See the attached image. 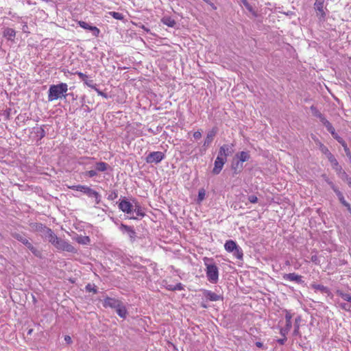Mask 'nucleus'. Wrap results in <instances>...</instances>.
Wrapping results in <instances>:
<instances>
[{
    "mask_svg": "<svg viewBox=\"0 0 351 351\" xmlns=\"http://www.w3.org/2000/svg\"><path fill=\"white\" fill-rule=\"evenodd\" d=\"M68 90V85L66 83H60L56 85H51L48 93V100L49 101L56 100L59 98H66L65 94Z\"/></svg>",
    "mask_w": 351,
    "mask_h": 351,
    "instance_id": "f257e3e1",
    "label": "nucleus"
},
{
    "mask_svg": "<svg viewBox=\"0 0 351 351\" xmlns=\"http://www.w3.org/2000/svg\"><path fill=\"white\" fill-rule=\"evenodd\" d=\"M70 188L76 191H82L84 193L88 195L89 197H94L95 199L96 204H99L100 203L101 199L99 194L91 188L84 185H76Z\"/></svg>",
    "mask_w": 351,
    "mask_h": 351,
    "instance_id": "f03ea898",
    "label": "nucleus"
},
{
    "mask_svg": "<svg viewBox=\"0 0 351 351\" xmlns=\"http://www.w3.org/2000/svg\"><path fill=\"white\" fill-rule=\"evenodd\" d=\"M206 276L212 283H217L219 278V270L215 264H206Z\"/></svg>",
    "mask_w": 351,
    "mask_h": 351,
    "instance_id": "7ed1b4c3",
    "label": "nucleus"
},
{
    "mask_svg": "<svg viewBox=\"0 0 351 351\" xmlns=\"http://www.w3.org/2000/svg\"><path fill=\"white\" fill-rule=\"evenodd\" d=\"M55 247H56L59 250L66 251L68 252H73L75 253L77 250L75 248L65 241L64 240L59 238L56 241V243L53 245Z\"/></svg>",
    "mask_w": 351,
    "mask_h": 351,
    "instance_id": "20e7f679",
    "label": "nucleus"
},
{
    "mask_svg": "<svg viewBox=\"0 0 351 351\" xmlns=\"http://www.w3.org/2000/svg\"><path fill=\"white\" fill-rule=\"evenodd\" d=\"M165 157V155L161 152H153L149 153L146 157V162L147 163H158L160 162Z\"/></svg>",
    "mask_w": 351,
    "mask_h": 351,
    "instance_id": "39448f33",
    "label": "nucleus"
},
{
    "mask_svg": "<svg viewBox=\"0 0 351 351\" xmlns=\"http://www.w3.org/2000/svg\"><path fill=\"white\" fill-rule=\"evenodd\" d=\"M29 226L33 231L39 232L41 237L43 238L46 235L47 231H48V229L49 228L40 223H31Z\"/></svg>",
    "mask_w": 351,
    "mask_h": 351,
    "instance_id": "423d86ee",
    "label": "nucleus"
},
{
    "mask_svg": "<svg viewBox=\"0 0 351 351\" xmlns=\"http://www.w3.org/2000/svg\"><path fill=\"white\" fill-rule=\"evenodd\" d=\"M226 162V158H223L221 156H217L215 161V167L213 169V173L215 175H217L221 171L223 165Z\"/></svg>",
    "mask_w": 351,
    "mask_h": 351,
    "instance_id": "0eeeda50",
    "label": "nucleus"
},
{
    "mask_svg": "<svg viewBox=\"0 0 351 351\" xmlns=\"http://www.w3.org/2000/svg\"><path fill=\"white\" fill-rule=\"evenodd\" d=\"M133 205L128 200L123 199L120 202L119 208L123 213L131 214L133 211Z\"/></svg>",
    "mask_w": 351,
    "mask_h": 351,
    "instance_id": "6e6552de",
    "label": "nucleus"
},
{
    "mask_svg": "<svg viewBox=\"0 0 351 351\" xmlns=\"http://www.w3.org/2000/svg\"><path fill=\"white\" fill-rule=\"evenodd\" d=\"M121 304V302L120 300L112 298H106L104 301V307H110L114 309L119 307Z\"/></svg>",
    "mask_w": 351,
    "mask_h": 351,
    "instance_id": "1a4fd4ad",
    "label": "nucleus"
},
{
    "mask_svg": "<svg viewBox=\"0 0 351 351\" xmlns=\"http://www.w3.org/2000/svg\"><path fill=\"white\" fill-rule=\"evenodd\" d=\"M12 237L16 239L17 241L21 242L23 245H25L27 247H29V244L31 243L29 240L26 238L24 234H21L18 232H12Z\"/></svg>",
    "mask_w": 351,
    "mask_h": 351,
    "instance_id": "9d476101",
    "label": "nucleus"
},
{
    "mask_svg": "<svg viewBox=\"0 0 351 351\" xmlns=\"http://www.w3.org/2000/svg\"><path fill=\"white\" fill-rule=\"evenodd\" d=\"M217 128H213L210 131H209L207 134V136L205 138L204 146L208 147L212 143L214 139V137L217 133Z\"/></svg>",
    "mask_w": 351,
    "mask_h": 351,
    "instance_id": "9b49d317",
    "label": "nucleus"
},
{
    "mask_svg": "<svg viewBox=\"0 0 351 351\" xmlns=\"http://www.w3.org/2000/svg\"><path fill=\"white\" fill-rule=\"evenodd\" d=\"M233 152L232 147L227 145H223L219 149L218 156L226 158V157Z\"/></svg>",
    "mask_w": 351,
    "mask_h": 351,
    "instance_id": "f8f14e48",
    "label": "nucleus"
},
{
    "mask_svg": "<svg viewBox=\"0 0 351 351\" xmlns=\"http://www.w3.org/2000/svg\"><path fill=\"white\" fill-rule=\"evenodd\" d=\"M79 25L84 29L91 30L95 36H98L100 31L97 27L91 26L84 21H79Z\"/></svg>",
    "mask_w": 351,
    "mask_h": 351,
    "instance_id": "ddd939ff",
    "label": "nucleus"
},
{
    "mask_svg": "<svg viewBox=\"0 0 351 351\" xmlns=\"http://www.w3.org/2000/svg\"><path fill=\"white\" fill-rule=\"evenodd\" d=\"M75 74H77L88 87H90L91 88H95V84L93 83V80H88L86 74L82 72H76Z\"/></svg>",
    "mask_w": 351,
    "mask_h": 351,
    "instance_id": "4468645a",
    "label": "nucleus"
},
{
    "mask_svg": "<svg viewBox=\"0 0 351 351\" xmlns=\"http://www.w3.org/2000/svg\"><path fill=\"white\" fill-rule=\"evenodd\" d=\"M204 295L210 301H218L221 299V296L208 290H204Z\"/></svg>",
    "mask_w": 351,
    "mask_h": 351,
    "instance_id": "2eb2a0df",
    "label": "nucleus"
},
{
    "mask_svg": "<svg viewBox=\"0 0 351 351\" xmlns=\"http://www.w3.org/2000/svg\"><path fill=\"white\" fill-rule=\"evenodd\" d=\"M132 213H136V216L130 217V219H137L138 217H143L145 216V213L143 212L142 208L138 204H135V206H133Z\"/></svg>",
    "mask_w": 351,
    "mask_h": 351,
    "instance_id": "dca6fc26",
    "label": "nucleus"
},
{
    "mask_svg": "<svg viewBox=\"0 0 351 351\" xmlns=\"http://www.w3.org/2000/svg\"><path fill=\"white\" fill-rule=\"evenodd\" d=\"M44 238L48 239L49 242H50L53 245L56 243V241L59 239L50 228H49L48 231H47V234Z\"/></svg>",
    "mask_w": 351,
    "mask_h": 351,
    "instance_id": "f3484780",
    "label": "nucleus"
},
{
    "mask_svg": "<svg viewBox=\"0 0 351 351\" xmlns=\"http://www.w3.org/2000/svg\"><path fill=\"white\" fill-rule=\"evenodd\" d=\"M243 169V165L240 161L232 162V169L233 170V174L237 175L240 173Z\"/></svg>",
    "mask_w": 351,
    "mask_h": 351,
    "instance_id": "a211bd4d",
    "label": "nucleus"
},
{
    "mask_svg": "<svg viewBox=\"0 0 351 351\" xmlns=\"http://www.w3.org/2000/svg\"><path fill=\"white\" fill-rule=\"evenodd\" d=\"M319 149L321 152L326 156V158L330 162L335 158V156L328 150V149L323 144L320 145Z\"/></svg>",
    "mask_w": 351,
    "mask_h": 351,
    "instance_id": "6ab92c4d",
    "label": "nucleus"
},
{
    "mask_svg": "<svg viewBox=\"0 0 351 351\" xmlns=\"http://www.w3.org/2000/svg\"><path fill=\"white\" fill-rule=\"evenodd\" d=\"M120 228L122 230H124V231L127 232L128 233V234H129V237L132 239H134V237H136V232H135V231L134 230V229L132 227L126 226V225L122 223L121 225V226H120Z\"/></svg>",
    "mask_w": 351,
    "mask_h": 351,
    "instance_id": "aec40b11",
    "label": "nucleus"
},
{
    "mask_svg": "<svg viewBox=\"0 0 351 351\" xmlns=\"http://www.w3.org/2000/svg\"><path fill=\"white\" fill-rule=\"evenodd\" d=\"M16 32L12 28L7 27L3 31V36L8 40H12L15 37Z\"/></svg>",
    "mask_w": 351,
    "mask_h": 351,
    "instance_id": "412c9836",
    "label": "nucleus"
},
{
    "mask_svg": "<svg viewBox=\"0 0 351 351\" xmlns=\"http://www.w3.org/2000/svg\"><path fill=\"white\" fill-rule=\"evenodd\" d=\"M224 247H225L226 250L228 251V252H233L234 250L235 249H237L238 245L234 241L230 240V241H226Z\"/></svg>",
    "mask_w": 351,
    "mask_h": 351,
    "instance_id": "4be33fe9",
    "label": "nucleus"
},
{
    "mask_svg": "<svg viewBox=\"0 0 351 351\" xmlns=\"http://www.w3.org/2000/svg\"><path fill=\"white\" fill-rule=\"evenodd\" d=\"M285 278L291 281H295L298 283L302 282V276L297 275L295 273H290V274H286L285 276Z\"/></svg>",
    "mask_w": 351,
    "mask_h": 351,
    "instance_id": "5701e85b",
    "label": "nucleus"
},
{
    "mask_svg": "<svg viewBox=\"0 0 351 351\" xmlns=\"http://www.w3.org/2000/svg\"><path fill=\"white\" fill-rule=\"evenodd\" d=\"M335 293L337 295L340 296L343 300L348 302L351 304V295L349 293H345L340 289L336 290Z\"/></svg>",
    "mask_w": 351,
    "mask_h": 351,
    "instance_id": "b1692460",
    "label": "nucleus"
},
{
    "mask_svg": "<svg viewBox=\"0 0 351 351\" xmlns=\"http://www.w3.org/2000/svg\"><path fill=\"white\" fill-rule=\"evenodd\" d=\"M324 0H315V8L319 12V13L322 14V16H324L325 14L324 11Z\"/></svg>",
    "mask_w": 351,
    "mask_h": 351,
    "instance_id": "393cba45",
    "label": "nucleus"
},
{
    "mask_svg": "<svg viewBox=\"0 0 351 351\" xmlns=\"http://www.w3.org/2000/svg\"><path fill=\"white\" fill-rule=\"evenodd\" d=\"M117 313L123 318H125L127 315V310L125 306L121 302L119 307L116 308Z\"/></svg>",
    "mask_w": 351,
    "mask_h": 351,
    "instance_id": "a878e982",
    "label": "nucleus"
},
{
    "mask_svg": "<svg viewBox=\"0 0 351 351\" xmlns=\"http://www.w3.org/2000/svg\"><path fill=\"white\" fill-rule=\"evenodd\" d=\"M311 110L313 115L318 117L321 122H322L326 119L324 116L314 106H311Z\"/></svg>",
    "mask_w": 351,
    "mask_h": 351,
    "instance_id": "bb28decb",
    "label": "nucleus"
},
{
    "mask_svg": "<svg viewBox=\"0 0 351 351\" xmlns=\"http://www.w3.org/2000/svg\"><path fill=\"white\" fill-rule=\"evenodd\" d=\"M331 163V165L333 168V169H335V171L338 173H341L342 171H343L342 167L339 165V162H337V160H336V158H335L334 160H332V161L330 162Z\"/></svg>",
    "mask_w": 351,
    "mask_h": 351,
    "instance_id": "cd10ccee",
    "label": "nucleus"
},
{
    "mask_svg": "<svg viewBox=\"0 0 351 351\" xmlns=\"http://www.w3.org/2000/svg\"><path fill=\"white\" fill-rule=\"evenodd\" d=\"M237 156L239 157V160L238 161H240L243 164V162L248 160L250 158V154L246 152H241L239 154H237Z\"/></svg>",
    "mask_w": 351,
    "mask_h": 351,
    "instance_id": "c85d7f7f",
    "label": "nucleus"
},
{
    "mask_svg": "<svg viewBox=\"0 0 351 351\" xmlns=\"http://www.w3.org/2000/svg\"><path fill=\"white\" fill-rule=\"evenodd\" d=\"M162 22L169 26V27H173L175 26L176 25V21L174 19H171V17H163L162 19Z\"/></svg>",
    "mask_w": 351,
    "mask_h": 351,
    "instance_id": "c756f323",
    "label": "nucleus"
},
{
    "mask_svg": "<svg viewBox=\"0 0 351 351\" xmlns=\"http://www.w3.org/2000/svg\"><path fill=\"white\" fill-rule=\"evenodd\" d=\"M32 253L36 257L41 258L42 257V252L35 247L32 243L29 244V247H27Z\"/></svg>",
    "mask_w": 351,
    "mask_h": 351,
    "instance_id": "7c9ffc66",
    "label": "nucleus"
},
{
    "mask_svg": "<svg viewBox=\"0 0 351 351\" xmlns=\"http://www.w3.org/2000/svg\"><path fill=\"white\" fill-rule=\"evenodd\" d=\"M322 123L326 128L327 130L331 134H334V132L335 131V128L332 125V124L325 119Z\"/></svg>",
    "mask_w": 351,
    "mask_h": 351,
    "instance_id": "2f4dec72",
    "label": "nucleus"
},
{
    "mask_svg": "<svg viewBox=\"0 0 351 351\" xmlns=\"http://www.w3.org/2000/svg\"><path fill=\"white\" fill-rule=\"evenodd\" d=\"M311 286H312V287L313 289H315L316 290H319L322 293H329L328 289L326 287H324L322 285L313 284Z\"/></svg>",
    "mask_w": 351,
    "mask_h": 351,
    "instance_id": "473e14b6",
    "label": "nucleus"
},
{
    "mask_svg": "<svg viewBox=\"0 0 351 351\" xmlns=\"http://www.w3.org/2000/svg\"><path fill=\"white\" fill-rule=\"evenodd\" d=\"M108 164L104 162H99L96 164V169L99 171H104L107 169Z\"/></svg>",
    "mask_w": 351,
    "mask_h": 351,
    "instance_id": "72a5a7b5",
    "label": "nucleus"
},
{
    "mask_svg": "<svg viewBox=\"0 0 351 351\" xmlns=\"http://www.w3.org/2000/svg\"><path fill=\"white\" fill-rule=\"evenodd\" d=\"M332 190L334 191V192L337 195L340 202L341 204H344L346 201L345 200L344 197H343L342 193L337 187H335Z\"/></svg>",
    "mask_w": 351,
    "mask_h": 351,
    "instance_id": "f704fd0d",
    "label": "nucleus"
},
{
    "mask_svg": "<svg viewBox=\"0 0 351 351\" xmlns=\"http://www.w3.org/2000/svg\"><path fill=\"white\" fill-rule=\"evenodd\" d=\"M233 254L238 258V259H242L243 258V252L241 249L238 246L237 249H235L233 252Z\"/></svg>",
    "mask_w": 351,
    "mask_h": 351,
    "instance_id": "c9c22d12",
    "label": "nucleus"
},
{
    "mask_svg": "<svg viewBox=\"0 0 351 351\" xmlns=\"http://www.w3.org/2000/svg\"><path fill=\"white\" fill-rule=\"evenodd\" d=\"M109 14L111 15L114 19L117 20H123L124 19L123 15L119 12H110Z\"/></svg>",
    "mask_w": 351,
    "mask_h": 351,
    "instance_id": "e433bc0d",
    "label": "nucleus"
},
{
    "mask_svg": "<svg viewBox=\"0 0 351 351\" xmlns=\"http://www.w3.org/2000/svg\"><path fill=\"white\" fill-rule=\"evenodd\" d=\"M339 177L347 183L351 180V178L343 171L339 174Z\"/></svg>",
    "mask_w": 351,
    "mask_h": 351,
    "instance_id": "4c0bfd02",
    "label": "nucleus"
},
{
    "mask_svg": "<svg viewBox=\"0 0 351 351\" xmlns=\"http://www.w3.org/2000/svg\"><path fill=\"white\" fill-rule=\"evenodd\" d=\"M339 306L343 310H345L346 311H351V304H348L346 303H340Z\"/></svg>",
    "mask_w": 351,
    "mask_h": 351,
    "instance_id": "58836bf2",
    "label": "nucleus"
},
{
    "mask_svg": "<svg viewBox=\"0 0 351 351\" xmlns=\"http://www.w3.org/2000/svg\"><path fill=\"white\" fill-rule=\"evenodd\" d=\"M322 176L324 179V180L330 186L332 189L336 187L334 183L329 180V178L326 174H323Z\"/></svg>",
    "mask_w": 351,
    "mask_h": 351,
    "instance_id": "ea45409f",
    "label": "nucleus"
},
{
    "mask_svg": "<svg viewBox=\"0 0 351 351\" xmlns=\"http://www.w3.org/2000/svg\"><path fill=\"white\" fill-rule=\"evenodd\" d=\"M86 290L88 292H93L94 293H97V289L95 288V286L90 284H88L86 286Z\"/></svg>",
    "mask_w": 351,
    "mask_h": 351,
    "instance_id": "a19ab883",
    "label": "nucleus"
},
{
    "mask_svg": "<svg viewBox=\"0 0 351 351\" xmlns=\"http://www.w3.org/2000/svg\"><path fill=\"white\" fill-rule=\"evenodd\" d=\"M77 241L79 243L86 244L89 241V238L88 237H81L77 239Z\"/></svg>",
    "mask_w": 351,
    "mask_h": 351,
    "instance_id": "79ce46f5",
    "label": "nucleus"
},
{
    "mask_svg": "<svg viewBox=\"0 0 351 351\" xmlns=\"http://www.w3.org/2000/svg\"><path fill=\"white\" fill-rule=\"evenodd\" d=\"M118 197L117 193L116 191L111 192L110 194H109L108 199L110 200H114Z\"/></svg>",
    "mask_w": 351,
    "mask_h": 351,
    "instance_id": "37998d69",
    "label": "nucleus"
},
{
    "mask_svg": "<svg viewBox=\"0 0 351 351\" xmlns=\"http://www.w3.org/2000/svg\"><path fill=\"white\" fill-rule=\"evenodd\" d=\"M248 200L251 202V203H256L258 202V198L255 195H250L248 197Z\"/></svg>",
    "mask_w": 351,
    "mask_h": 351,
    "instance_id": "c03bdc74",
    "label": "nucleus"
},
{
    "mask_svg": "<svg viewBox=\"0 0 351 351\" xmlns=\"http://www.w3.org/2000/svg\"><path fill=\"white\" fill-rule=\"evenodd\" d=\"M86 176L90 178H93L97 175V172L95 170H90L86 173Z\"/></svg>",
    "mask_w": 351,
    "mask_h": 351,
    "instance_id": "a18cd8bd",
    "label": "nucleus"
},
{
    "mask_svg": "<svg viewBox=\"0 0 351 351\" xmlns=\"http://www.w3.org/2000/svg\"><path fill=\"white\" fill-rule=\"evenodd\" d=\"M205 196V191L204 190H200L198 193V199L202 201L204 199Z\"/></svg>",
    "mask_w": 351,
    "mask_h": 351,
    "instance_id": "49530a36",
    "label": "nucleus"
},
{
    "mask_svg": "<svg viewBox=\"0 0 351 351\" xmlns=\"http://www.w3.org/2000/svg\"><path fill=\"white\" fill-rule=\"evenodd\" d=\"M93 89L98 93V95L104 97V98H108V95L105 93L97 89L96 86H95V88H93Z\"/></svg>",
    "mask_w": 351,
    "mask_h": 351,
    "instance_id": "de8ad7c7",
    "label": "nucleus"
},
{
    "mask_svg": "<svg viewBox=\"0 0 351 351\" xmlns=\"http://www.w3.org/2000/svg\"><path fill=\"white\" fill-rule=\"evenodd\" d=\"M182 289H183L182 285L181 283H178L176 285L173 286L172 291L182 290Z\"/></svg>",
    "mask_w": 351,
    "mask_h": 351,
    "instance_id": "09e8293b",
    "label": "nucleus"
},
{
    "mask_svg": "<svg viewBox=\"0 0 351 351\" xmlns=\"http://www.w3.org/2000/svg\"><path fill=\"white\" fill-rule=\"evenodd\" d=\"M193 137L195 139H199L202 137V133L199 131L195 132L193 134Z\"/></svg>",
    "mask_w": 351,
    "mask_h": 351,
    "instance_id": "8fccbe9b",
    "label": "nucleus"
},
{
    "mask_svg": "<svg viewBox=\"0 0 351 351\" xmlns=\"http://www.w3.org/2000/svg\"><path fill=\"white\" fill-rule=\"evenodd\" d=\"M339 143L340 144H341V145L343 147V148H344V151H345V152H346V149H349V148L347 147V145H346V142L343 140V138H341V139L339 141Z\"/></svg>",
    "mask_w": 351,
    "mask_h": 351,
    "instance_id": "3c124183",
    "label": "nucleus"
},
{
    "mask_svg": "<svg viewBox=\"0 0 351 351\" xmlns=\"http://www.w3.org/2000/svg\"><path fill=\"white\" fill-rule=\"evenodd\" d=\"M339 143L340 144H341V145L343 147V148H344V151H345V152H346V149H349V148L347 147V145H346V142L343 140V138H341V139L339 141Z\"/></svg>",
    "mask_w": 351,
    "mask_h": 351,
    "instance_id": "603ef678",
    "label": "nucleus"
},
{
    "mask_svg": "<svg viewBox=\"0 0 351 351\" xmlns=\"http://www.w3.org/2000/svg\"><path fill=\"white\" fill-rule=\"evenodd\" d=\"M332 136V137L336 139L338 142L342 138L341 137H340L337 133H336V132L335 131L334 132V134H331Z\"/></svg>",
    "mask_w": 351,
    "mask_h": 351,
    "instance_id": "864d4df0",
    "label": "nucleus"
},
{
    "mask_svg": "<svg viewBox=\"0 0 351 351\" xmlns=\"http://www.w3.org/2000/svg\"><path fill=\"white\" fill-rule=\"evenodd\" d=\"M291 315L289 313H287L285 315L286 322H289V321L291 319Z\"/></svg>",
    "mask_w": 351,
    "mask_h": 351,
    "instance_id": "5fc2aeb1",
    "label": "nucleus"
},
{
    "mask_svg": "<svg viewBox=\"0 0 351 351\" xmlns=\"http://www.w3.org/2000/svg\"><path fill=\"white\" fill-rule=\"evenodd\" d=\"M64 340L69 344L71 343V342H72L71 337L70 336H69V335H66L64 337Z\"/></svg>",
    "mask_w": 351,
    "mask_h": 351,
    "instance_id": "6e6d98bb",
    "label": "nucleus"
},
{
    "mask_svg": "<svg viewBox=\"0 0 351 351\" xmlns=\"http://www.w3.org/2000/svg\"><path fill=\"white\" fill-rule=\"evenodd\" d=\"M346 154L351 162V152L349 149H346Z\"/></svg>",
    "mask_w": 351,
    "mask_h": 351,
    "instance_id": "4d7b16f0",
    "label": "nucleus"
},
{
    "mask_svg": "<svg viewBox=\"0 0 351 351\" xmlns=\"http://www.w3.org/2000/svg\"><path fill=\"white\" fill-rule=\"evenodd\" d=\"M299 332V325L298 324H295V330L293 331V334L294 335H298Z\"/></svg>",
    "mask_w": 351,
    "mask_h": 351,
    "instance_id": "13d9d810",
    "label": "nucleus"
},
{
    "mask_svg": "<svg viewBox=\"0 0 351 351\" xmlns=\"http://www.w3.org/2000/svg\"><path fill=\"white\" fill-rule=\"evenodd\" d=\"M291 328V322L289 321V322H286V330H289Z\"/></svg>",
    "mask_w": 351,
    "mask_h": 351,
    "instance_id": "bf43d9fd",
    "label": "nucleus"
},
{
    "mask_svg": "<svg viewBox=\"0 0 351 351\" xmlns=\"http://www.w3.org/2000/svg\"><path fill=\"white\" fill-rule=\"evenodd\" d=\"M287 340L286 338H284V339H278V342L281 344V345H283L285 343V341Z\"/></svg>",
    "mask_w": 351,
    "mask_h": 351,
    "instance_id": "052dcab7",
    "label": "nucleus"
},
{
    "mask_svg": "<svg viewBox=\"0 0 351 351\" xmlns=\"http://www.w3.org/2000/svg\"><path fill=\"white\" fill-rule=\"evenodd\" d=\"M344 206H346L348 210H349L350 208H351L350 204L346 202L344 204H342Z\"/></svg>",
    "mask_w": 351,
    "mask_h": 351,
    "instance_id": "680f3d73",
    "label": "nucleus"
},
{
    "mask_svg": "<svg viewBox=\"0 0 351 351\" xmlns=\"http://www.w3.org/2000/svg\"><path fill=\"white\" fill-rule=\"evenodd\" d=\"M256 346L258 348H262L263 346V343H261L260 341H257V342H256Z\"/></svg>",
    "mask_w": 351,
    "mask_h": 351,
    "instance_id": "e2e57ef3",
    "label": "nucleus"
},
{
    "mask_svg": "<svg viewBox=\"0 0 351 351\" xmlns=\"http://www.w3.org/2000/svg\"><path fill=\"white\" fill-rule=\"evenodd\" d=\"M288 330H285V331L283 330H280V333L282 335H285V332H287Z\"/></svg>",
    "mask_w": 351,
    "mask_h": 351,
    "instance_id": "0e129e2a",
    "label": "nucleus"
},
{
    "mask_svg": "<svg viewBox=\"0 0 351 351\" xmlns=\"http://www.w3.org/2000/svg\"><path fill=\"white\" fill-rule=\"evenodd\" d=\"M173 288V286L172 285H169V287H168V289L169 290H171L172 291V289Z\"/></svg>",
    "mask_w": 351,
    "mask_h": 351,
    "instance_id": "69168bd1",
    "label": "nucleus"
},
{
    "mask_svg": "<svg viewBox=\"0 0 351 351\" xmlns=\"http://www.w3.org/2000/svg\"><path fill=\"white\" fill-rule=\"evenodd\" d=\"M300 320V317H298L297 319H295V324H298V322Z\"/></svg>",
    "mask_w": 351,
    "mask_h": 351,
    "instance_id": "338daca9",
    "label": "nucleus"
},
{
    "mask_svg": "<svg viewBox=\"0 0 351 351\" xmlns=\"http://www.w3.org/2000/svg\"><path fill=\"white\" fill-rule=\"evenodd\" d=\"M347 184L349 186V187L351 188V180L349 181Z\"/></svg>",
    "mask_w": 351,
    "mask_h": 351,
    "instance_id": "774afa93",
    "label": "nucleus"
}]
</instances>
